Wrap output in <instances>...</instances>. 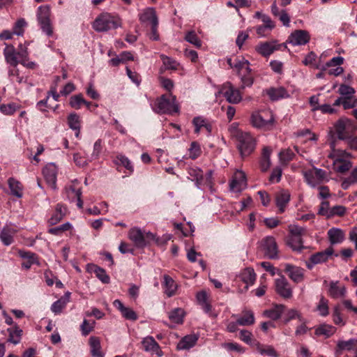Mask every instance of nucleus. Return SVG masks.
<instances>
[{"label": "nucleus", "mask_w": 357, "mask_h": 357, "mask_svg": "<svg viewBox=\"0 0 357 357\" xmlns=\"http://www.w3.org/2000/svg\"><path fill=\"white\" fill-rule=\"evenodd\" d=\"M18 254L21 258L27 260L22 264V266L23 268L29 269L31 268L32 264H36L39 265L38 257L35 253L24 250H19Z\"/></svg>", "instance_id": "20"}, {"label": "nucleus", "mask_w": 357, "mask_h": 357, "mask_svg": "<svg viewBox=\"0 0 357 357\" xmlns=\"http://www.w3.org/2000/svg\"><path fill=\"white\" fill-rule=\"evenodd\" d=\"M192 123L195 126V132L199 133L201 129L204 128L206 130L208 134L211 132V126L206 122V120L202 117H195L192 120Z\"/></svg>", "instance_id": "36"}, {"label": "nucleus", "mask_w": 357, "mask_h": 357, "mask_svg": "<svg viewBox=\"0 0 357 357\" xmlns=\"http://www.w3.org/2000/svg\"><path fill=\"white\" fill-rule=\"evenodd\" d=\"M234 135L238 142L237 146L242 157L249 155L255 150V141L250 133L236 130Z\"/></svg>", "instance_id": "2"}, {"label": "nucleus", "mask_w": 357, "mask_h": 357, "mask_svg": "<svg viewBox=\"0 0 357 357\" xmlns=\"http://www.w3.org/2000/svg\"><path fill=\"white\" fill-rule=\"evenodd\" d=\"M144 349L146 351H151L155 353L158 356H162V351L158 342L151 336H147L142 341Z\"/></svg>", "instance_id": "17"}, {"label": "nucleus", "mask_w": 357, "mask_h": 357, "mask_svg": "<svg viewBox=\"0 0 357 357\" xmlns=\"http://www.w3.org/2000/svg\"><path fill=\"white\" fill-rule=\"evenodd\" d=\"M355 183H357V168L354 169L349 176L343 180L341 186L344 190H347L350 185Z\"/></svg>", "instance_id": "47"}, {"label": "nucleus", "mask_w": 357, "mask_h": 357, "mask_svg": "<svg viewBox=\"0 0 357 357\" xmlns=\"http://www.w3.org/2000/svg\"><path fill=\"white\" fill-rule=\"evenodd\" d=\"M317 309L321 316H326L328 314V300L321 297Z\"/></svg>", "instance_id": "60"}, {"label": "nucleus", "mask_w": 357, "mask_h": 357, "mask_svg": "<svg viewBox=\"0 0 357 357\" xmlns=\"http://www.w3.org/2000/svg\"><path fill=\"white\" fill-rule=\"evenodd\" d=\"M185 39L186 41L197 47H199L202 45L200 40L198 38L197 34L193 31L188 32L185 34Z\"/></svg>", "instance_id": "57"}, {"label": "nucleus", "mask_w": 357, "mask_h": 357, "mask_svg": "<svg viewBox=\"0 0 357 357\" xmlns=\"http://www.w3.org/2000/svg\"><path fill=\"white\" fill-rule=\"evenodd\" d=\"M334 127L337 138L347 142L351 137V133L355 128L354 121L347 118L339 119L335 123Z\"/></svg>", "instance_id": "6"}, {"label": "nucleus", "mask_w": 357, "mask_h": 357, "mask_svg": "<svg viewBox=\"0 0 357 357\" xmlns=\"http://www.w3.org/2000/svg\"><path fill=\"white\" fill-rule=\"evenodd\" d=\"M160 59L162 61L163 65L165 66L166 69H178L179 64L175 60L164 54L160 55Z\"/></svg>", "instance_id": "52"}, {"label": "nucleus", "mask_w": 357, "mask_h": 357, "mask_svg": "<svg viewBox=\"0 0 357 357\" xmlns=\"http://www.w3.org/2000/svg\"><path fill=\"white\" fill-rule=\"evenodd\" d=\"M252 125L257 128L270 129L274 123V117L271 112H253L250 117Z\"/></svg>", "instance_id": "5"}, {"label": "nucleus", "mask_w": 357, "mask_h": 357, "mask_svg": "<svg viewBox=\"0 0 357 357\" xmlns=\"http://www.w3.org/2000/svg\"><path fill=\"white\" fill-rule=\"evenodd\" d=\"M16 231L13 228L3 227L0 232V239L4 245H10L13 242Z\"/></svg>", "instance_id": "29"}, {"label": "nucleus", "mask_w": 357, "mask_h": 357, "mask_svg": "<svg viewBox=\"0 0 357 357\" xmlns=\"http://www.w3.org/2000/svg\"><path fill=\"white\" fill-rule=\"evenodd\" d=\"M347 290L344 286H340L338 281H331L329 284L328 294L333 298L344 297Z\"/></svg>", "instance_id": "21"}, {"label": "nucleus", "mask_w": 357, "mask_h": 357, "mask_svg": "<svg viewBox=\"0 0 357 357\" xmlns=\"http://www.w3.org/2000/svg\"><path fill=\"white\" fill-rule=\"evenodd\" d=\"M342 105L344 109L354 108L357 106V98L351 96L347 98H343Z\"/></svg>", "instance_id": "63"}, {"label": "nucleus", "mask_w": 357, "mask_h": 357, "mask_svg": "<svg viewBox=\"0 0 357 357\" xmlns=\"http://www.w3.org/2000/svg\"><path fill=\"white\" fill-rule=\"evenodd\" d=\"M334 166L337 172L344 173L351 169L352 165L349 160L337 158L334 161Z\"/></svg>", "instance_id": "42"}, {"label": "nucleus", "mask_w": 357, "mask_h": 357, "mask_svg": "<svg viewBox=\"0 0 357 357\" xmlns=\"http://www.w3.org/2000/svg\"><path fill=\"white\" fill-rule=\"evenodd\" d=\"M257 351L261 355H266L270 357H278L279 354L275 350V349L270 345L262 346L259 342H254Z\"/></svg>", "instance_id": "41"}, {"label": "nucleus", "mask_w": 357, "mask_h": 357, "mask_svg": "<svg viewBox=\"0 0 357 357\" xmlns=\"http://www.w3.org/2000/svg\"><path fill=\"white\" fill-rule=\"evenodd\" d=\"M310 34L305 30H296L289 36L288 42L293 45H303L310 40Z\"/></svg>", "instance_id": "12"}, {"label": "nucleus", "mask_w": 357, "mask_h": 357, "mask_svg": "<svg viewBox=\"0 0 357 357\" xmlns=\"http://www.w3.org/2000/svg\"><path fill=\"white\" fill-rule=\"evenodd\" d=\"M289 200L290 193L287 190H282L276 195V205L279 208L280 213H283L284 211V208Z\"/></svg>", "instance_id": "23"}, {"label": "nucleus", "mask_w": 357, "mask_h": 357, "mask_svg": "<svg viewBox=\"0 0 357 357\" xmlns=\"http://www.w3.org/2000/svg\"><path fill=\"white\" fill-rule=\"evenodd\" d=\"M7 331L8 332L9 335L8 342L14 344H17L20 342L22 335V329H20L18 326H15L13 328H8Z\"/></svg>", "instance_id": "33"}, {"label": "nucleus", "mask_w": 357, "mask_h": 357, "mask_svg": "<svg viewBox=\"0 0 357 357\" xmlns=\"http://www.w3.org/2000/svg\"><path fill=\"white\" fill-rule=\"evenodd\" d=\"M239 338L245 343L251 346H255V343L254 342H257V340L252 339V333L245 329L240 331Z\"/></svg>", "instance_id": "51"}, {"label": "nucleus", "mask_w": 357, "mask_h": 357, "mask_svg": "<svg viewBox=\"0 0 357 357\" xmlns=\"http://www.w3.org/2000/svg\"><path fill=\"white\" fill-rule=\"evenodd\" d=\"M333 247H328L324 251L312 255L305 262L306 266L307 268L312 269L314 265L327 261L329 257L333 255Z\"/></svg>", "instance_id": "9"}, {"label": "nucleus", "mask_w": 357, "mask_h": 357, "mask_svg": "<svg viewBox=\"0 0 357 357\" xmlns=\"http://www.w3.org/2000/svg\"><path fill=\"white\" fill-rule=\"evenodd\" d=\"M287 244L295 251L301 252L304 248L302 236H289Z\"/></svg>", "instance_id": "45"}, {"label": "nucleus", "mask_w": 357, "mask_h": 357, "mask_svg": "<svg viewBox=\"0 0 357 357\" xmlns=\"http://www.w3.org/2000/svg\"><path fill=\"white\" fill-rule=\"evenodd\" d=\"M184 315V310L182 308L178 307L169 313V319L172 322L180 324L183 321Z\"/></svg>", "instance_id": "44"}, {"label": "nucleus", "mask_w": 357, "mask_h": 357, "mask_svg": "<svg viewBox=\"0 0 357 357\" xmlns=\"http://www.w3.org/2000/svg\"><path fill=\"white\" fill-rule=\"evenodd\" d=\"M245 184V176L243 172L238 171L234 174V176L230 182V190L234 192H240L243 185Z\"/></svg>", "instance_id": "18"}, {"label": "nucleus", "mask_w": 357, "mask_h": 357, "mask_svg": "<svg viewBox=\"0 0 357 357\" xmlns=\"http://www.w3.org/2000/svg\"><path fill=\"white\" fill-rule=\"evenodd\" d=\"M89 345L91 348V354L93 357H104L103 353L101 351V345L100 339L98 337L91 336L89 338Z\"/></svg>", "instance_id": "28"}, {"label": "nucleus", "mask_w": 357, "mask_h": 357, "mask_svg": "<svg viewBox=\"0 0 357 357\" xmlns=\"http://www.w3.org/2000/svg\"><path fill=\"white\" fill-rule=\"evenodd\" d=\"M50 8L48 6H40L38 9V22L50 20Z\"/></svg>", "instance_id": "50"}, {"label": "nucleus", "mask_w": 357, "mask_h": 357, "mask_svg": "<svg viewBox=\"0 0 357 357\" xmlns=\"http://www.w3.org/2000/svg\"><path fill=\"white\" fill-rule=\"evenodd\" d=\"M265 256L271 259L278 258V246L275 238L272 236L266 237L262 241Z\"/></svg>", "instance_id": "11"}, {"label": "nucleus", "mask_w": 357, "mask_h": 357, "mask_svg": "<svg viewBox=\"0 0 357 357\" xmlns=\"http://www.w3.org/2000/svg\"><path fill=\"white\" fill-rule=\"evenodd\" d=\"M241 85L240 86V89L243 90L247 86H251L253 84V77L250 75V73L248 74L246 73L240 75Z\"/></svg>", "instance_id": "58"}, {"label": "nucleus", "mask_w": 357, "mask_h": 357, "mask_svg": "<svg viewBox=\"0 0 357 357\" xmlns=\"http://www.w3.org/2000/svg\"><path fill=\"white\" fill-rule=\"evenodd\" d=\"M240 90V89H235L230 82H227L222 86L220 90V93H221L224 97H225L229 102L236 104L238 103L242 99Z\"/></svg>", "instance_id": "8"}, {"label": "nucleus", "mask_w": 357, "mask_h": 357, "mask_svg": "<svg viewBox=\"0 0 357 357\" xmlns=\"http://www.w3.org/2000/svg\"><path fill=\"white\" fill-rule=\"evenodd\" d=\"M237 323L240 326H250L255 323L254 313L250 310L243 311V316L237 319Z\"/></svg>", "instance_id": "38"}, {"label": "nucleus", "mask_w": 357, "mask_h": 357, "mask_svg": "<svg viewBox=\"0 0 357 357\" xmlns=\"http://www.w3.org/2000/svg\"><path fill=\"white\" fill-rule=\"evenodd\" d=\"M68 124L72 130L76 131L75 136L78 137L80 133L81 124L79 116L75 112L70 113L68 116Z\"/></svg>", "instance_id": "31"}, {"label": "nucleus", "mask_w": 357, "mask_h": 357, "mask_svg": "<svg viewBox=\"0 0 357 357\" xmlns=\"http://www.w3.org/2000/svg\"><path fill=\"white\" fill-rule=\"evenodd\" d=\"M122 26L120 17L116 14L102 13L93 22V29L97 32H106Z\"/></svg>", "instance_id": "1"}, {"label": "nucleus", "mask_w": 357, "mask_h": 357, "mask_svg": "<svg viewBox=\"0 0 357 357\" xmlns=\"http://www.w3.org/2000/svg\"><path fill=\"white\" fill-rule=\"evenodd\" d=\"M66 211V207L61 204H58L56 206L55 212L49 220V223L52 225L57 224L65 216Z\"/></svg>", "instance_id": "30"}, {"label": "nucleus", "mask_w": 357, "mask_h": 357, "mask_svg": "<svg viewBox=\"0 0 357 357\" xmlns=\"http://www.w3.org/2000/svg\"><path fill=\"white\" fill-rule=\"evenodd\" d=\"M8 183L9 188L11 191V194L18 198L22 197V187L18 181L15 179L14 178H10L8 180Z\"/></svg>", "instance_id": "39"}, {"label": "nucleus", "mask_w": 357, "mask_h": 357, "mask_svg": "<svg viewBox=\"0 0 357 357\" xmlns=\"http://www.w3.org/2000/svg\"><path fill=\"white\" fill-rule=\"evenodd\" d=\"M26 26V22L24 19L21 18L18 20L14 26L13 33L17 36H22L24 33V28Z\"/></svg>", "instance_id": "56"}, {"label": "nucleus", "mask_w": 357, "mask_h": 357, "mask_svg": "<svg viewBox=\"0 0 357 357\" xmlns=\"http://www.w3.org/2000/svg\"><path fill=\"white\" fill-rule=\"evenodd\" d=\"M188 174L192 181L195 182V185L197 188H200V186L203 184L204 182V176L203 172L201 169L197 167H190L188 169Z\"/></svg>", "instance_id": "26"}, {"label": "nucleus", "mask_w": 357, "mask_h": 357, "mask_svg": "<svg viewBox=\"0 0 357 357\" xmlns=\"http://www.w3.org/2000/svg\"><path fill=\"white\" fill-rule=\"evenodd\" d=\"M355 92L356 91L353 87L347 84H341L338 89V93L342 96L343 98L354 96Z\"/></svg>", "instance_id": "53"}, {"label": "nucleus", "mask_w": 357, "mask_h": 357, "mask_svg": "<svg viewBox=\"0 0 357 357\" xmlns=\"http://www.w3.org/2000/svg\"><path fill=\"white\" fill-rule=\"evenodd\" d=\"M139 20L141 22H150L151 24L158 23L156 13L153 8L145 9L143 13L140 14Z\"/></svg>", "instance_id": "27"}, {"label": "nucleus", "mask_w": 357, "mask_h": 357, "mask_svg": "<svg viewBox=\"0 0 357 357\" xmlns=\"http://www.w3.org/2000/svg\"><path fill=\"white\" fill-rule=\"evenodd\" d=\"M328 237L332 245L342 243L344 239L343 231L338 228L333 227L328 231Z\"/></svg>", "instance_id": "24"}, {"label": "nucleus", "mask_w": 357, "mask_h": 357, "mask_svg": "<svg viewBox=\"0 0 357 357\" xmlns=\"http://www.w3.org/2000/svg\"><path fill=\"white\" fill-rule=\"evenodd\" d=\"M250 63L244 58L236 59L234 61V68L238 70V75H242L245 73H250L251 69L249 66Z\"/></svg>", "instance_id": "35"}, {"label": "nucleus", "mask_w": 357, "mask_h": 357, "mask_svg": "<svg viewBox=\"0 0 357 357\" xmlns=\"http://www.w3.org/2000/svg\"><path fill=\"white\" fill-rule=\"evenodd\" d=\"M331 208L329 207V202L324 201L321 203L320 207L318 211V214L320 215L326 216L327 218H330Z\"/></svg>", "instance_id": "62"}, {"label": "nucleus", "mask_w": 357, "mask_h": 357, "mask_svg": "<svg viewBox=\"0 0 357 357\" xmlns=\"http://www.w3.org/2000/svg\"><path fill=\"white\" fill-rule=\"evenodd\" d=\"M293 319H298L299 322L303 321V317L299 311L294 308L289 309L284 314L283 321L287 324Z\"/></svg>", "instance_id": "43"}, {"label": "nucleus", "mask_w": 357, "mask_h": 357, "mask_svg": "<svg viewBox=\"0 0 357 357\" xmlns=\"http://www.w3.org/2000/svg\"><path fill=\"white\" fill-rule=\"evenodd\" d=\"M6 47L3 50V55L6 61L13 67H16L20 61L17 59V55L21 58V54H24V52L17 53L13 45L5 44Z\"/></svg>", "instance_id": "14"}, {"label": "nucleus", "mask_w": 357, "mask_h": 357, "mask_svg": "<svg viewBox=\"0 0 357 357\" xmlns=\"http://www.w3.org/2000/svg\"><path fill=\"white\" fill-rule=\"evenodd\" d=\"M70 228L71 225L69 222H66L58 227L49 229L48 232L53 235L59 236L64 231L69 230Z\"/></svg>", "instance_id": "55"}, {"label": "nucleus", "mask_w": 357, "mask_h": 357, "mask_svg": "<svg viewBox=\"0 0 357 357\" xmlns=\"http://www.w3.org/2000/svg\"><path fill=\"white\" fill-rule=\"evenodd\" d=\"M275 43V41L261 43L255 47V50L261 56L268 57L280 48V45H277Z\"/></svg>", "instance_id": "16"}, {"label": "nucleus", "mask_w": 357, "mask_h": 357, "mask_svg": "<svg viewBox=\"0 0 357 357\" xmlns=\"http://www.w3.org/2000/svg\"><path fill=\"white\" fill-rule=\"evenodd\" d=\"M122 316L128 320L135 321L137 319V315L134 310L130 307H126L121 312Z\"/></svg>", "instance_id": "64"}, {"label": "nucleus", "mask_w": 357, "mask_h": 357, "mask_svg": "<svg viewBox=\"0 0 357 357\" xmlns=\"http://www.w3.org/2000/svg\"><path fill=\"white\" fill-rule=\"evenodd\" d=\"M93 271L96 273V277L104 284H108L110 281V278L109 275L107 274L106 271L97 266L92 265Z\"/></svg>", "instance_id": "49"}, {"label": "nucleus", "mask_w": 357, "mask_h": 357, "mask_svg": "<svg viewBox=\"0 0 357 357\" xmlns=\"http://www.w3.org/2000/svg\"><path fill=\"white\" fill-rule=\"evenodd\" d=\"M325 170L314 167L303 172V176L307 183L312 188L319 185L326 178Z\"/></svg>", "instance_id": "7"}, {"label": "nucleus", "mask_w": 357, "mask_h": 357, "mask_svg": "<svg viewBox=\"0 0 357 357\" xmlns=\"http://www.w3.org/2000/svg\"><path fill=\"white\" fill-rule=\"evenodd\" d=\"M241 280L247 285L252 284L256 279V274L253 268H247L240 275Z\"/></svg>", "instance_id": "40"}, {"label": "nucleus", "mask_w": 357, "mask_h": 357, "mask_svg": "<svg viewBox=\"0 0 357 357\" xmlns=\"http://www.w3.org/2000/svg\"><path fill=\"white\" fill-rule=\"evenodd\" d=\"M128 237L137 248H143L155 238V235L150 231L144 232L138 227H133L130 229Z\"/></svg>", "instance_id": "4"}, {"label": "nucleus", "mask_w": 357, "mask_h": 357, "mask_svg": "<svg viewBox=\"0 0 357 357\" xmlns=\"http://www.w3.org/2000/svg\"><path fill=\"white\" fill-rule=\"evenodd\" d=\"M197 341V337L196 335H186L179 341L177 344V349L178 350L189 349L196 344Z\"/></svg>", "instance_id": "32"}, {"label": "nucleus", "mask_w": 357, "mask_h": 357, "mask_svg": "<svg viewBox=\"0 0 357 357\" xmlns=\"http://www.w3.org/2000/svg\"><path fill=\"white\" fill-rule=\"evenodd\" d=\"M266 94L273 101L278 100L280 98H286L289 96L288 92L284 87L270 88L266 90Z\"/></svg>", "instance_id": "22"}, {"label": "nucleus", "mask_w": 357, "mask_h": 357, "mask_svg": "<svg viewBox=\"0 0 357 357\" xmlns=\"http://www.w3.org/2000/svg\"><path fill=\"white\" fill-rule=\"evenodd\" d=\"M336 329L331 325L321 324L315 328V335L317 336H324L325 337H329L333 335Z\"/></svg>", "instance_id": "37"}, {"label": "nucleus", "mask_w": 357, "mask_h": 357, "mask_svg": "<svg viewBox=\"0 0 357 357\" xmlns=\"http://www.w3.org/2000/svg\"><path fill=\"white\" fill-rule=\"evenodd\" d=\"M84 103H86V100L81 93L72 96L69 100L70 106L75 109H80Z\"/></svg>", "instance_id": "46"}, {"label": "nucleus", "mask_w": 357, "mask_h": 357, "mask_svg": "<svg viewBox=\"0 0 357 357\" xmlns=\"http://www.w3.org/2000/svg\"><path fill=\"white\" fill-rule=\"evenodd\" d=\"M284 271L294 282L299 283L304 278V270L300 267L287 264H285Z\"/></svg>", "instance_id": "15"}, {"label": "nucleus", "mask_w": 357, "mask_h": 357, "mask_svg": "<svg viewBox=\"0 0 357 357\" xmlns=\"http://www.w3.org/2000/svg\"><path fill=\"white\" fill-rule=\"evenodd\" d=\"M70 293L66 292L61 298L55 301L51 306V310L54 314H60L70 301Z\"/></svg>", "instance_id": "25"}, {"label": "nucleus", "mask_w": 357, "mask_h": 357, "mask_svg": "<svg viewBox=\"0 0 357 357\" xmlns=\"http://www.w3.org/2000/svg\"><path fill=\"white\" fill-rule=\"evenodd\" d=\"M156 111L160 114H172L178 112V106L176 103V96L172 93L162 95L156 101Z\"/></svg>", "instance_id": "3"}, {"label": "nucleus", "mask_w": 357, "mask_h": 357, "mask_svg": "<svg viewBox=\"0 0 357 357\" xmlns=\"http://www.w3.org/2000/svg\"><path fill=\"white\" fill-rule=\"evenodd\" d=\"M102 139H98V140L96 141V142L93 144V152L91 156L89 157V161H92L93 160H96L99 158L100 154L102 149Z\"/></svg>", "instance_id": "54"}, {"label": "nucleus", "mask_w": 357, "mask_h": 357, "mask_svg": "<svg viewBox=\"0 0 357 357\" xmlns=\"http://www.w3.org/2000/svg\"><path fill=\"white\" fill-rule=\"evenodd\" d=\"M17 109V106L15 103L3 104L0 106V111L5 115L13 114Z\"/></svg>", "instance_id": "59"}, {"label": "nucleus", "mask_w": 357, "mask_h": 357, "mask_svg": "<svg viewBox=\"0 0 357 357\" xmlns=\"http://www.w3.org/2000/svg\"><path fill=\"white\" fill-rule=\"evenodd\" d=\"M165 294L171 297L174 296L177 289V284L174 280L169 275H164Z\"/></svg>", "instance_id": "34"}, {"label": "nucleus", "mask_w": 357, "mask_h": 357, "mask_svg": "<svg viewBox=\"0 0 357 357\" xmlns=\"http://www.w3.org/2000/svg\"><path fill=\"white\" fill-rule=\"evenodd\" d=\"M357 344V340L350 339L347 341H339L337 343V353H340L343 350L350 351Z\"/></svg>", "instance_id": "48"}, {"label": "nucleus", "mask_w": 357, "mask_h": 357, "mask_svg": "<svg viewBox=\"0 0 357 357\" xmlns=\"http://www.w3.org/2000/svg\"><path fill=\"white\" fill-rule=\"evenodd\" d=\"M286 309L282 304H275L271 308L264 312V315L273 321L279 319Z\"/></svg>", "instance_id": "19"}, {"label": "nucleus", "mask_w": 357, "mask_h": 357, "mask_svg": "<svg viewBox=\"0 0 357 357\" xmlns=\"http://www.w3.org/2000/svg\"><path fill=\"white\" fill-rule=\"evenodd\" d=\"M43 174L45 181L54 190L56 188V174L57 169L55 165L50 163L47 165L43 169Z\"/></svg>", "instance_id": "13"}, {"label": "nucleus", "mask_w": 357, "mask_h": 357, "mask_svg": "<svg viewBox=\"0 0 357 357\" xmlns=\"http://www.w3.org/2000/svg\"><path fill=\"white\" fill-rule=\"evenodd\" d=\"M275 291L278 294L284 298H290L292 296V290L287 280L284 275L275 280Z\"/></svg>", "instance_id": "10"}, {"label": "nucleus", "mask_w": 357, "mask_h": 357, "mask_svg": "<svg viewBox=\"0 0 357 357\" xmlns=\"http://www.w3.org/2000/svg\"><path fill=\"white\" fill-rule=\"evenodd\" d=\"M95 321H93L91 324H89V321L86 319H84L80 328L82 331V334L84 336H86L89 334L91 331H93L94 328Z\"/></svg>", "instance_id": "61"}]
</instances>
